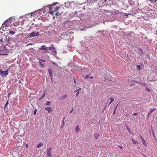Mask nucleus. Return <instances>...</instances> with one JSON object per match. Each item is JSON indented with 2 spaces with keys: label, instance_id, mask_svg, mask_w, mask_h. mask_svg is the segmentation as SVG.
<instances>
[{
  "label": "nucleus",
  "instance_id": "nucleus-27",
  "mask_svg": "<svg viewBox=\"0 0 157 157\" xmlns=\"http://www.w3.org/2000/svg\"><path fill=\"white\" fill-rule=\"evenodd\" d=\"M36 109L34 112V115H36Z\"/></svg>",
  "mask_w": 157,
  "mask_h": 157
},
{
  "label": "nucleus",
  "instance_id": "nucleus-45",
  "mask_svg": "<svg viewBox=\"0 0 157 157\" xmlns=\"http://www.w3.org/2000/svg\"><path fill=\"white\" fill-rule=\"evenodd\" d=\"M37 25H35V26H37Z\"/></svg>",
  "mask_w": 157,
  "mask_h": 157
},
{
  "label": "nucleus",
  "instance_id": "nucleus-38",
  "mask_svg": "<svg viewBox=\"0 0 157 157\" xmlns=\"http://www.w3.org/2000/svg\"><path fill=\"white\" fill-rule=\"evenodd\" d=\"M116 111V110H114L113 113V114H114Z\"/></svg>",
  "mask_w": 157,
  "mask_h": 157
},
{
  "label": "nucleus",
  "instance_id": "nucleus-17",
  "mask_svg": "<svg viewBox=\"0 0 157 157\" xmlns=\"http://www.w3.org/2000/svg\"><path fill=\"white\" fill-rule=\"evenodd\" d=\"M43 146V144H42L40 143L37 146V148H40V147L42 146Z\"/></svg>",
  "mask_w": 157,
  "mask_h": 157
},
{
  "label": "nucleus",
  "instance_id": "nucleus-36",
  "mask_svg": "<svg viewBox=\"0 0 157 157\" xmlns=\"http://www.w3.org/2000/svg\"><path fill=\"white\" fill-rule=\"evenodd\" d=\"M10 94H8V98H9V97H10Z\"/></svg>",
  "mask_w": 157,
  "mask_h": 157
},
{
  "label": "nucleus",
  "instance_id": "nucleus-10",
  "mask_svg": "<svg viewBox=\"0 0 157 157\" xmlns=\"http://www.w3.org/2000/svg\"><path fill=\"white\" fill-rule=\"evenodd\" d=\"M14 29L15 31H10L9 33L11 34H15V31H16L17 30L16 29Z\"/></svg>",
  "mask_w": 157,
  "mask_h": 157
},
{
  "label": "nucleus",
  "instance_id": "nucleus-20",
  "mask_svg": "<svg viewBox=\"0 0 157 157\" xmlns=\"http://www.w3.org/2000/svg\"><path fill=\"white\" fill-rule=\"evenodd\" d=\"M79 90H81V89L80 88L79 89H78V90H76V92H77V94H76V96L77 97L78 96V95L79 92Z\"/></svg>",
  "mask_w": 157,
  "mask_h": 157
},
{
  "label": "nucleus",
  "instance_id": "nucleus-41",
  "mask_svg": "<svg viewBox=\"0 0 157 157\" xmlns=\"http://www.w3.org/2000/svg\"><path fill=\"white\" fill-rule=\"evenodd\" d=\"M11 23V22L10 21V23H9V24H8V23H7V25H8L9 26V25H10V24Z\"/></svg>",
  "mask_w": 157,
  "mask_h": 157
},
{
  "label": "nucleus",
  "instance_id": "nucleus-47",
  "mask_svg": "<svg viewBox=\"0 0 157 157\" xmlns=\"http://www.w3.org/2000/svg\"><path fill=\"white\" fill-rule=\"evenodd\" d=\"M89 27H90V26H89L88 27V28H89Z\"/></svg>",
  "mask_w": 157,
  "mask_h": 157
},
{
  "label": "nucleus",
  "instance_id": "nucleus-4",
  "mask_svg": "<svg viewBox=\"0 0 157 157\" xmlns=\"http://www.w3.org/2000/svg\"><path fill=\"white\" fill-rule=\"evenodd\" d=\"M39 35V32H33L31 33L29 35V38H31L34 36H38Z\"/></svg>",
  "mask_w": 157,
  "mask_h": 157
},
{
  "label": "nucleus",
  "instance_id": "nucleus-42",
  "mask_svg": "<svg viewBox=\"0 0 157 157\" xmlns=\"http://www.w3.org/2000/svg\"><path fill=\"white\" fill-rule=\"evenodd\" d=\"M156 1V0H152V1H153V2H155V1Z\"/></svg>",
  "mask_w": 157,
  "mask_h": 157
},
{
  "label": "nucleus",
  "instance_id": "nucleus-23",
  "mask_svg": "<svg viewBox=\"0 0 157 157\" xmlns=\"http://www.w3.org/2000/svg\"><path fill=\"white\" fill-rule=\"evenodd\" d=\"M39 63H40V66H41V67H44V65H43V64H42V63H41V62H39Z\"/></svg>",
  "mask_w": 157,
  "mask_h": 157
},
{
  "label": "nucleus",
  "instance_id": "nucleus-3",
  "mask_svg": "<svg viewBox=\"0 0 157 157\" xmlns=\"http://www.w3.org/2000/svg\"><path fill=\"white\" fill-rule=\"evenodd\" d=\"M9 73V71L7 70L6 71H3L1 70H0V75L2 77L7 75Z\"/></svg>",
  "mask_w": 157,
  "mask_h": 157
},
{
  "label": "nucleus",
  "instance_id": "nucleus-6",
  "mask_svg": "<svg viewBox=\"0 0 157 157\" xmlns=\"http://www.w3.org/2000/svg\"><path fill=\"white\" fill-rule=\"evenodd\" d=\"M55 49H56L53 46V45H52L51 47H50L48 49V50H50L51 51H52V52H56V51H55Z\"/></svg>",
  "mask_w": 157,
  "mask_h": 157
},
{
  "label": "nucleus",
  "instance_id": "nucleus-37",
  "mask_svg": "<svg viewBox=\"0 0 157 157\" xmlns=\"http://www.w3.org/2000/svg\"><path fill=\"white\" fill-rule=\"evenodd\" d=\"M73 109H72L71 110V111H70V113H71L72 112V111H73Z\"/></svg>",
  "mask_w": 157,
  "mask_h": 157
},
{
  "label": "nucleus",
  "instance_id": "nucleus-39",
  "mask_svg": "<svg viewBox=\"0 0 157 157\" xmlns=\"http://www.w3.org/2000/svg\"><path fill=\"white\" fill-rule=\"evenodd\" d=\"M26 147H28V145L27 144H26Z\"/></svg>",
  "mask_w": 157,
  "mask_h": 157
},
{
  "label": "nucleus",
  "instance_id": "nucleus-32",
  "mask_svg": "<svg viewBox=\"0 0 157 157\" xmlns=\"http://www.w3.org/2000/svg\"><path fill=\"white\" fill-rule=\"evenodd\" d=\"M39 60L40 61H43V62H45V61L44 60H41V59H39Z\"/></svg>",
  "mask_w": 157,
  "mask_h": 157
},
{
  "label": "nucleus",
  "instance_id": "nucleus-16",
  "mask_svg": "<svg viewBox=\"0 0 157 157\" xmlns=\"http://www.w3.org/2000/svg\"><path fill=\"white\" fill-rule=\"evenodd\" d=\"M142 140V144H143L145 146H146V145H147L145 141L144 140V139L143 140Z\"/></svg>",
  "mask_w": 157,
  "mask_h": 157
},
{
  "label": "nucleus",
  "instance_id": "nucleus-35",
  "mask_svg": "<svg viewBox=\"0 0 157 157\" xmlns=\"http://www.w3.org/2000/svg\"><path fill=\"white\" fill-rule=\"evenodd\" d=\"M137 114V113H133V114L134 115H136Z\"/></svg>",
  "mask_w": 157,
  "mask_h": 157
},
{
  "label": "nucleus",
  "instance_id": "nucleus-8",
  "mask_svg": "<svg viewBox=\"0 0 157 157\" xmlns=\"http://www.w3.org/2000/svg\"><path fill=\"white\" fill-rule=\"evenodd\" d=\"M45 109L48 111L49 113H50L52 110V109L51 107H47L45 108Z\"/></svg>",
  "mask_w": 157,
  "mask_h": 157
},
{
  "label": "nucleus",
  "instance_id": "nucleus-18",
  "mask_svg": "<svg viewBox=\"0 0 157 157\" xmlns=\"http://www.w3.org/2000/svg\"><path fill=\"white\" fill-rule=\"evenodd\" d=\"M110 101L109 103V105H110V104L114 101V99H113V98H110Z\"/></svg>",
  "mask_w": 157,
  "mask_h": 157
},
{
  "label": "nucleus",
  "instance_id": "nucleus-25",
  "mask_svg": "<svg viewBox=\"0 0 157 157\" xmlns=\"http://www.w3.org/2000/svg\"><path fill=\"white\" fill-rule=\"evenodd\" d=\"M94 136H95V137L96 140H97L98 139V137L99 136V135L98 134H95Z\"/></svg>",
  "mask_w": 157,
  "mask_h": 157
},
{
  "label": "nucleus",
  "instance_id": "nucleus-26",
  "mask_svg": "<svg viewBox=\"0 0 157 157\" xmlns=\"http://www.w3.org/2000/svg\"><path fill=\"white\" fill-rule=\"evenodd\" d=\"M155 109H156L155 108H154V109H152L150 110V112H151V113L153 112L154 110H155Z\"/></svg>",
  "mask_w": 157,
  "mask_h": 157
},
{
  "label": "nucleus",
  "instance_id": "nucleus-21",
  "mask_svg": "<svg viewBox=\"0 0 157 157\" xmlns=\"http://www.w3.org/2000/svg\"><path fill=\"white\" fill-rule=\"evenodd\" d=\"M137 66V69L138 70H140L141 69V68H140V65H136Z\"/></svg>",
  "mask_w": 157,
  "mask_h": 157
},
{
  "label": "nucleus",
  "instance_id": "nucleus-48",
  "mask_svg": "<svg viewBox=\"0 0 157 157\" xmlns=\"http://www.w3.org/2000/svg\"><path fill=\"white\" fill-rule=\"evenodd\" d=\"M144 157H146V156H144Z\"/></svg>",
  "mask_w": 157,
  "mask_h": 157
},
{
  "label": "nucleus",
  "instance_id": "nucleus-13",
  "mask_svg": "<svg viewBox=\"0 0 157 157\" xmlns=\"http://www.w3.org/2000/svg\"><path fill=\"white\" fill-rule=\"evenodd\" d=\"M8 100L6 101V104H5V106H4V110H5L6 108L7 107V106L8 105Z\"/></svg>",
  "mask_w": 157,
  "mask_h": 157
},
{
  "label": "nucleus",
  "instance_id": "nucleus-15",
  "mask_svg": "<svg viewBox=\"0 0 157 157\" xmlns=\"http://www.w3.org/2000/svg\"><path fill=\"white\" fill-rule=\"evenodd\" d=\"M75 130L76 132H78V131L79 130V128L78 126H77L75 128Z\"/></svg>",
  "mask_w": 157,
  "mask_h": 157
},
{
  "label": "nucleus",
  "instance_id": "nucleus-14",
  "mask_svg": "<svg viewBox=\"0 0 157 157\" xmlns=\"http://www.w3.org/2000/svg\"><path fill=\"white\" fill-rule=\"evenodd\" d=\"M132 141L133 143L134 144H138V143L137 142V141H135L133 139H132Z\"/></svg>",
  "mask_w": 157,
  "mask_h": 157
},
{
  "label": "nucleus",
  "instance_id": "nucleus-34",
  "mask_svg": "<svg viewBox=\"0 0 157 157\" xmlns=\"http://www.w3.org/2000/svg\"><path fill=\"white\" fill-rule=\"evenodd\" d=\"M151 113L150 112H150L148 114V116H149Z\"/></svg>",
  "mask_w": 157,
  "mask_h": 157
},
{
  "label": "nucleus",
  "instance_id": "nucleus-33",
  "mask_svg": "<svg viewBox=\"0 0 157 157\" xmlns=\"http://www.w3.org/2000/svg\"><path fill=\"white\" fill-rule=\"evenodd\" d=\"M0 41H1V42H2L3 41L2 38V39L0 40Z\"/></svg>",
  "mask_w": 157,
  "mask_h": 157
},
{
  "label": "nucleus",
  "instance_id": "nucleus-11",
  "mask_svg": "<svg viewBox=\"0 0 157 157\" xmlns=\"http://www.w3.org/2000/svg\"><path fill=\"white\" fill-rule=\"evenodd\" d=\"M88 78H90L91 79H93L94 78L93 76H90L89 75H87L85 76V79H86Z\"/></svg>",
  "mask_w": 157,
  "mask_h": 157
},
{
  "label": "nucleus",
  "instance_id": "nucleus-44",
  "mask_svg": "<svg viewBox=\"0 0 157 157\" xmlns=\"http://www.w3.org/2000/svg\"><path fill=\"white\" fill-rule=\"evenodd\" d=\"M128 131L129 132H130V130H129V129H128Z\"/></svg>",
  "mask_w": 157,
  "mask_h": 157
},
{
  "label": "nucleus",
  "instance_id": "nucleus-46",
  "mask_svg": "<svg viewBox=\"0 0 157 157\" xmlns=\"http://www.w3.org/2000/svg\"><path fill=\"white\" fill-rule=\"evenodd\" d=\"M2 55H4V54H2Z\"/></svg>",
  "mask_w": 157,
  "mask_h": 157
},
{
  "label": "nucleus",
  "instance_id": "nucleus-43",
  "mask_svg": "<svg viewBox=\"0 0 157 157\" xmlns=\"http://www.w3.org/2000/svg\"><path fill=\"white\" fill-rule=\"evenodd\" d=\"M74 82L75 83L76 82L75 80H74Z\"/></svg>",
  "mask_w": 157,
  "mask_h": 157
},
{
  "label": "nucleus",
  "instance_id": "nucleus-29",
  "mask_svg": "<svg viewBox=\"0 0 157 157\" xmlns=\"http://www.w3.org/2000/svg\"><path fill=\"white\" fill-rule=\"evenodd\" d=\"M140 136L141 139V140H143L144 139V138L140 134Z\"/></svg>",
  "mask_w": 157,
  "mask_h": 157
},
{
  "label": "nucleus",
  "instance_id": "nucleus-28",
  "mask_svg": "<svg viewBox=\"0 0 157 157\" xmlns=\"http://www.w3.org/2000/svg\"><path fill=\"white\" fill-rule=\"evenodd\" d=\"M52 63L54 65H56L57 66V64L55 62H52Z\"/></svg>",
  "mask_w": 157,
  "mask_h": 157
},
{
  "label": "nucleus",
  "instance_id": "nucleus-31",
  "mask_svg": "<svg viewBox=\"0 0 157 157\" xmlns=\"http://www.w3.org/2000/svg\"><path fill=\"white\" fill-rule=\"evenodd\" d=\"M150 90L149 89V88L147 89V91L148 92H150Z\"/></svg>",
  "mask_w": 157,
  "mask_h": 157
},
{
  "label": "nucleus",
  "instance_id": "nucleus-49",
  "mask_svg": "<svg viewBox=\"0 0 157 157\" xmlns=\"http://www.w3.org/2000/svg\"><path fill=\"white\" fill-rule=\"evenodd\" d=\"M0 70H1V69H0Z\"/></svg>",
  "mask_w": 157,
  "mask_h": 157
},
{
  "label": "nucleus",
  "instance_id": "nucleus-12",
  "mask_svg": "<svg viewBox=\"0 0 157 157\" xmlns=\"http://www.w3.org/2000/svg\"><path fill=\"white\" fill-rule=\"evenodd\" d=\"M67 94L64 95L62 96L61 99L62 100L65 99L67 97Z\"/></svg>",
  "mask_w": 157,
  "mask_h": 157
},
{
  "label": "nucleus",
  "instance_id": "nucleus-24",
  "mask_svg": "<svg viewBox=\"0 0 157 157\" xmlns=\"http://www.w3.org/2000/svg\"><path fill=\"white\" fill-rule=\"evenodd\" d=\"M61 13H59V12H57L56 13H55V14L57 16H59V15Z\"/></svg>",
  "mask_w": 157,
  "mask_h": 157
},
{
  "label": "nucleus",
  "instance_id": "nucleus-22",
  "mask_svg": "<svg viewBox=\"0 0 157 157\" xmlns=\"http://www.w3.org/2000/svg\"><path fill=\"white\" fill-rule=\"evenodd\" d=\"M50 104V101H48L46 103V105H49Z\"/></svg>",
  "mask_w": 157,
  "mask_h": 157
},
{
  "label": "nucleus",
  "instance_id": "nucleus-19",
  "mask_svg": "<svg viewBox=\"0 0 157 157\" xmlns=\"http://www.w3.org/2000/svg\"><path fill=\"white\" fill-rule=\"evenodd\" d=\"M45 95V93H44L43 95H42L41 97L39 99V100H40L42 99L44 97Z\"/></svg>",
  "mask_w": 157,
  "mask_h": 157
},
{
  "label": "nucleus",
  "instance_id": "nucleus-7",
  "mask_svg": "<svg viewBox=\"0 0 157 157\" xmlns=\"http://www.w3.org/2000/svg\"><path fill=\"white\" fill-rule=\"evenodd\" d=\"M45 46L44 45L42 46L41 47L39 48L40 50H44L45 51H46L48 49H47V47H45Z\"/></svg>",
  "mask_w": 157,
  "mask_h": 157
},
{
  "label": "nucleus",
  "instance_id": "nucleus-1",
  "mask_svg": "<svg viewBox=\"0 0 157 157\" xmlns=\"http://www.w3.org/2000/svg\"><path fill=\"white\" fill-rule=\"evenodd\" d=\"M48 6L49 7L50 13L52 15L56 11L58 10L59 8V6H56L55 4L51 5H49Z\"/></svg>",
  "mask_w": 157,
  "mask_h": 157
},
{
  "label": "nucleus",
  "instance_id": "nucleus-40",
  "mask_svg": "<svg viewBox=\"0 0 157 157\" xmlns=\"http://www.w3.org/2000/svg\"><path fill=\"white\" fill-rule=\"evenodd\" d=\"M117 107V105L115 108L114 110H116V109Z\"/></svg>",
  "mask_w": 157,
  "mask_h": 157
},
{
  "label": "nucleus",
  "instance_id": "nucleus-2",
  "mask_svg": "<svg viewBox=\"0 0 157 157\" xmlns=\"http://www.w3.org/2000/svg\"><path fill=\"white\" fill-rule=\"evenodd\" d=\"M10 21H9L8 20H7L6 21L4 22L3 24H2V29H7V27H8V25H7V24L8 23L9 24V23H10Z\"/></svg>",
  "mask_w": 157,
  "mask_h": 157
},
{
  "label": "nucleus",
  "instance_id": "nucleus-30",
  "mask_svg": "<svg viewBox=\"0 0 157 157\" xmlns=\"http://www.w3.org/2000/svg\"><path fill=\"white\" fill-rule=\"evenodd\" d=\"M118 146V147L119 148H120L121 149V150L123 149V148H122V147L121 146Z\"/></svg>",
  "mask_w": 157,
  "mask_h": 157
},
{
  "label": "nucleus",
  "instance_id": "nucleus-5",
  "mask_svg": "<svg viewBox=\"0 0 157 157\" xmlns=\"http://www.w3.org/2000/svg\"><path fill=\"white\" fill-rule=\"evenodd\" d=\"M52 148L50 147L48 150L47 151V157H52L51 155V151L52 150Z\"/></svg>",
  "mask_w": 157,
  "mask_h": 157
},
{
  "label": "nucleus",
  "instance_id": "nucleus-9",
  "mask_svg": "<svg viewBox=\"0 0 157 157\" xmlns=\"http://www.w3.org/2000/svg\"><path fill=\"white\" fill-rule=\"evenodd\" d=\"M48 72L50 75L51 78H52V70L51 69H49L48 70Z\"/></svg>",
  "mask_w": 157,
  "mask_h": 157
}]
</instances>
